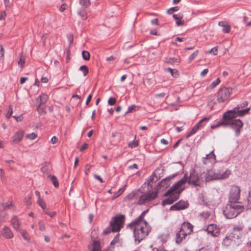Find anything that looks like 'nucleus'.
Segmentation results:
<instances>
[{"label": "nucleus", "instance_id": "obj_1", "mask_svg": "<svg viewBox=\"0 0 251 251\" xmlns=\"http://www.w3.org/2000/svg\"><path fill=\"white\" fill-rule=\"evenodd\" d=\"M127 227L133 230L134 240L138 243L145 239L151 230V227L148 222L140 224L131 222Z\"/></svg>", "mask_w": 251, "mask_h": 251}, {"label": "nucleus", "instance_id": "obj_2", "mask_svg": "<svg viewBox=\"0 0 251 251\" xmlns=\"http://www.w3.org/2000/svg\"><path fill=\"white\" fill-rule=\"evenodd\" d=\"M244 209L241 202L227 201L223 210V214L227 219H233L242 213Z\"/></svg>", "mask_w": 251, "mask_h": 251}, {"label": "nucleus", "instance_id": "obj_3", "mask_svg": "<svg viewBox=\"0 0 251 251\" xmlns=\"http://www.w3.org/2000/svg\"><path fill=\"white\" fill-rule=\"evenodd\" d=\"M125 216L119 214L113 217L109 223V226L103 231V235H106L111 232H118L123 228L125 221Z\"/></svg>", "mask_w": 251, "mask_h": 251}, {"label": "nucleus", "instance_id": "obj_4", "mask_svg": "<svg viewBox=\"0 0 251 251\" xmlns=\"http://www.w3.org/2000/svg\"><path fill=\"white\" fill-rule=\"evenodd\" d=\"M223 119L225 120L226 127L229 126L235 132L236 136H238L241 132V129L243 126V122L240 119H236L234 116L230 115L225 112L223 114Z\"/></svg>", "mask_w": 251, "mask_h": 251}, {"label": "nucleus", "instance_id": "obj_5", "mask_svg": "<svg viewBox=\"0 0 251 251\" xmlns=\"http://www.w3.org/2000/svg\"><path fill=\"white\" fill-rule=\"evenodd\" d=\"M231 174L230 170L226 169L225 171H217L214 170H210L207 171L205 179L207 181L226 179L229 177Z\"/></svg>", "mask_w": 251, "mask_h": 251}, {"label": "nucleus", "instance_id": "obj_6", "mask_svg": "<svg viewBox=\"0 0 251 251\" xmlns=\"http://www.w3.org/2000/svg\"><path fill=\"white\" fill-rule=\"evenodd\" d=\"M187 182L186 174H185L182 178L173 185L164 194V197H167L170 193L173 192L175 194H179L184 190V188L181 186Z\"/></svg>", "mask_w": 251, "mask_h": 251}, {"label": "nucleus", "instance_id": "obj_7", "mask_svg": "<svg viewBox=\"0 0 251 251\" xmlns=\"http://www.w3.org/2000/svg\"><path fill=\"white\" fill-rule=\"evenodd\" d=\"M232 93L231 87H223L220 88L217 94V100L219 103L228 100Z\"/></svg>", "mask_w": 251, "mask_h": 251}, {"label": "nucleus", "instance_id": "obj_8", "mask_svg": "<svg viewBox=\"0 0 251 251\" xmlns=\"http://www.w3.org/2000/svg\"><path fill=\"white\" fill-rule=\"evenodd\" d=\"M241 189L239 186L231 185L230 186L228 197V201L233 202H240Z\"/></svg>", "mask_w": 251, "mask_h": 251}, {"label": "nucleus", "instance_id": "obj_9", "mask_svg": "<svg viewBox=\"0 0 251 251\" xmlns=\"http://www.w3.org/2000/svg\"><path fill=\"white\" fill-rule=\"evenodd\" d=\"M187 182L189 185L195 186H199L200 184V176L197 173L195 169H191L190 170V175L188 176L186 174Z\"/></svg>", "mask_w": 251, "mask_h": 251}, {"label": "nucleus", "instance_id": "obj_10", "mask_svg": "<svg viewBox=\"0 0 251 251\" xmlns=\"http://www.w3.org/2000/svg\"><path fill=\"white\" fill-rule=\"evenodd\" d=\"M239 106H235L232 110H229L226 112L230 115L234 116L235 118L237 117H243L247 114L249 111L251 110L250 107L245 108L244 109L240 110Z\"/></svg>", "mask_w": 251, "mask_h": 251}, {"label": "nucleus", "instance_id": "obj_11", "mask_svg": "<svg viewBox=\"0 0 251 251\" xmlns=\"http://www.w3.org/2000/svg\"><path fill=\"white\" fill-rule=\"evenodd\" d=\"M213 237H218L220 234V229L215 224H210L204 229Z\"/></svg>", "mask_w": 251, "mask_h": 251}, {"label": "nucleus", "instance_id": "obj_12", "mask_svg": "<svg viewBox=\"0 0 251 251\" xmlns=\"http://www.w3.org/2000/svg\"><path fill=\"white\" fill-rule=\"evenodd\" d=\"M188 206L189 203L187 201L181 200L175 204L172 205L170 208V210L178 211L183 210L187 208Z\"/></svg>", "mask_w": 251, "mask_h": 251}, {"label": "nucleus", "instance_id": "obj_13", "mask_svg": "<svg viewBox=\"0 0 251 251\" xmlns=\"http://www.w3.org/2000/svg\"><path fill=\"white\" fill-rule=\"evenodd\" d=\"M167 196H169V197L166 199L163 200L162 201V205L163 206L167 204H171L173 203L174 201L177 200L179 198L178 194H175L173 192L170 193Z\"/></svg>", "mask_w": 251, "mask_h": 251}, {"label": "nucleus", "instance_id": "obj_14", "mask_svg": "<svg viewBox=\"0 0 251 251\" xmlns=\"http://www.w3.org/2000/svg\"><path fill=\"white\" fill-rule=\"evenodd\" d=\"M193 226L188 222H184L180 228V230L185 235L190 234L193 231Z\"/></svg>", "mask_w": 251, "mask_h": 251}, {"label": "nucleus", "instance_id": "obj_15", "mask_svg": "<svg viewBox=\"0 0 251 251\" xmlns=\"http://www.w3.org/2000/svg\"><path fill=\"white\" fill-rule=\"evenodd\" d=\"M24 131L23 130H19L16 132L15 134L11 137V141L13 143H18L20 142L24 137Z\"/></svg>", "mask_w": 251, "mask_h": 251}, {"label": "nucleus", "instance_id": "obj_16", "mask_svg": "<svg viewBox=\"0 0 251 251\" xmlns=\"http://www.w3.org/2000/svg\"><path fill=\"white\" fill-rule=\"evenodd\" d=\"M214 150L211 151L208 154H207L205 157L202 159V162L203 164H206L207 163V160L209 162H213L216 160V155L214 153Z\"/></svg>", "mask_w": 251, "mask_h": 251}, {"label": "nucleus", "instance_id": "obj_17", "mask_svg": "<svg viewBox=\"0 0 251 251\" xmlns=\"http://www.w3.org/2000/svg\"><path fill=\"white\" fill-rule=\"evenodd\" d=\"M1 234L4 237L7 239H11L13 237V234L10 228L7 226H4L3 227L2 230H1Z\"/></svg>", "mask_w": 251, "mask_h": 251}, {"label": "nucleus", "instance_id": "obj_18", "mask_svg": "<svg viewBox=\"0 0 251 251\" xmlns=\"http://www.w3.org/2000/svg\"><path fill=\"white\" fill-rule=\"evenodd\" d=\"M175 176H176V174L173 175L172 176L162 179L161 181L159 182L158 185L160 187H162L164 188L168 187L170 185V180L171 178H174Z\"/></svg>", "mask_w": 251, "mask_h": 251}, {"label": "nucleus", "instance_id": "obj_19", "mask_svg": "<svg viewBox=\"0 0 251 251\" xmlns=\"http://www.w3.org/2000/svg\"><path fill=\"white\" fill-rule=\"evenodd\" d=\"M11 225L17 231L19 230L20 223L17 216H14L11 220Z\"/></svg>", "mask_w": 251, "mask_h": 251}, {"label": "nucleus", "instance_id": "obj_20", "mask_svg": "<svg viewBox=\"0 0 251 251\" xmlns=\"http://www.w3.org/2000/svg\"><path fill=\"white\" fill-rule=\"evenodd\" d=\"M49 99L48 96L44 93L41 94L38 98H37L36 101H39V106H41L43 104H45Z\"/></svg>", "mask_w": 251, "mask_h": 251}, {"label": "nucleus", "instance_id": "obj_21", "mask_svg": "<svg viewBox=\"0 0 251 251\" xmlns=\"http://www.w3.org/2000/svg\"><path fill=\"white\" fill-rule=\"evenodd\" d=\"M187 235L184 233L180 229L179 230L176 232V242L177 244L180 243L182 240L185 239V237Z\"/></svg>", "mask_w": 251, "mask_h": 251}, {"label": "nucleus", "instance_id": "obj_22", "mask_svg": "<svg viewBox=\"0 0 251 251\" xmlns=\"http://www.w3.org/2000/svg\"><path fill=\"white\" fill-rule=\"evenodd\" d=\"M149 209H146V210H144L142 212V213L139 216V217L135 219L132 222H134L135 223H142L144 222H147L146 220H144V217L145 215L147 214V213L148 212Z\"/></svg>", "mask_w": 251, "mask_h": 251}, {"label": "nucleus", "instance_id": "obj_23", "mask_svg": "<svg viewBox=\"0 0 251 251\" xmlns=\"http://www.w3.org/2000/svg\"><path fill=\"white\" fill-rule=\"evenodd\" d=\"M77 13L82 20H87L88 16L86 9L84 8H79L77 9Z\"/></svg>", "mask_w": 251, "mask_h": 251}, {"label": "nucleus", "instance_id": "obj_24", "mask_svg": "<svg viewBox=\"0 0 251 251\" xmlns=\"http://www.w3.org/2000/svg\"><path fill=\"white\" fill-rule=\"evenodd\" d=\"M148 202L155 199L158 195L157 191H149L145 194Z\"/></svg>", "mask_w": 251, "mask_h": 251}, {"label": "nucleus", "instance_id": "obj_25", "mask_svg": "<svg viewBox=\"0 0 251 251\" xmlns=\"http://www.w3.org/2000/svg\"><path fill=\"white\" fill-rule=\"evenodd\" d=\"M173 17L176 20V25L177 26L182 25H184V21L181 20L182 16L181 14H174Z\"/></svg>", "mask_w": 251, "mask_h": 251}, {"label": "nucleus", "instance_id": "obj_26", "mask_svg": "<svg viewBox=\"0 0 251 251\" xmlns=\"http://www.w3.org/2000/svg\"><path fill=\"white\" fill-rule=\"evenodd\" d=\"M244 228V226L243 224V223H239L238 224L233 225L232 230L233 232H237L239 233H241L242 232Z\"/></svg>", "mask_w": 251, "mask_h": 251}, {"label": "nucleus", "instance_id": "obj_27", "mask_svg": "<svg viewBox=\"0 0 251 251\" xmlns=\"http://www.w3.org/2000/svg\"><path fill=\"white\" fill-rule=\"evenodd\" d=\"M137 194V192L133 191L126 196V199L128 201H136L138 198Z\"/></svg>", "mask_w": 251, "mask_h": 251}, {"label": "nucleus", "instance_id": "obj_28", "mask_svg": "<svg viewBox=\"0 0 251 251\" xmlns=\"http://www.w3.org/2000/svg\"><path fill=\"white\" fill-rule=\"evenodd\" d=\"M219 25L223 26V31L224 33H229L230 30V26L228 25L225 24L223 22H219L218 24Z\"/></svg>", "mask_w": 251, "mask_h": 251}, {"label": "nucleus", "instance_id": "obj_29", "mask_svg": "<svg viewBox=\"0 0 251 251\" xmlns=\"http://www.w3.org/2000/svg\"><path fill=\"white\" fill-rule=\"evenodd\" d=\"M79 3L81 5L80 8L87 9L91 5L90 0H79Z\"/></svg>", "mask_w": 251, "mask_h": 251}, {"label": "nucleus", "instance_id": "obj_30", "mask_svg": "<svg viewBox=\"0 0 251 251\" xmlns=\"http://www.w3.org/2000/svg\"><path fill=\"white\" fill-rule=\"evenodd\" d=\"M148 202L145 194L141 195L137 202H134L137 205H143Z\"/></svg>", "mask_w": 251, "mask_h": 251}, {"label": "nucleus", "instance_id": "obj_31", "mask_svg": "<svg viewBox=\"0 0 251 251\" xmlns=\"http://www.w3.org/2000/svg\"><path fill=\"white\" fill-rule=\"evenodd\" d=\"M226 124L225 123V120H224L223 118L222 120L221 121H218L216 125H211L210 127L212 129H215V128H217L221 126L226 127Z\"/></svg>", "mask_w": 251, "mask_h": 251}, {"label": "nucleus", "instance_id": "obj_32", "mask_svg": "<svg viewBox=\"0 0 251 251\" xmlns=\"http://www.w3.org/2000/svg\"><path fill=\"white\" fill-rule=\"evenodd\" d=\"M211 119V117H205L203 119H202L201 120H200L196 125V126L199 128H201L202 127H203L205 124L204 123V122H206L207 121H208L209 120H210Z\"/></svg>", "mask_w": 251, "mask_h": 251}, {"label": "nucleus", "instance_id": "obj_33", "mask_svg": "<svg viewBox=\"0 0 251 251\" xmlns=\"http://www.w3.org/2000/svg\"><path fill=\"white\" fill-rule=\"evenodd\" d=\"M2 207L4 210L7 209H11L12 210L15 209V207L13 204L12 201H8L7 203H3L2 204Z\"/></svg>", "mask_w": 251, "mask_h": 251}, {"label": "nucleus", "instance_id": "obj_34", "mask_svg": "<svg viewBox=\"0 0 251 251\" xmlns=\"http://www.w3.org/2000/svg\"><path fill=\"white\" fill-rule=\"evenodd\" d=\"M139 106L136 105L135 104H132L128 106L127 108V110L125 113V114H127L129 113H131L134 111H136L139 108Z\"/></svg>", "mask_w": 251, "mask_h": 251}, {"label": "nucleus", "instance_id": "obj_35", "mask_svg": "<svg viewBox=\"0 0 251 251\" xmlns=\"http://www.w3.org/2000/svg\"><path fill=\"white\" fill-rule=\"evenodd\" d=\"M37 203L41 207L44 212L46 208V203L44 200L43 198L37 200Z\"/></svg>", "mask_w": 251, "mask_h": 251}, {"label": "nucleus", "instance_id": "obj_36", "mask_svg": "<svg viewBox=\"0 0 251 251\" xmlns=\"http://www.w3.org/2000/svg\"><path fill=\"white\" fill-rule=\"evenodd\" d=\"M232 239L229 237L226 236L223 240L222 244L223 245L228 247L232 243Z\"/></svg>", "mask_w": 251, "mask_h": 251}, {"label": "nucleus", "instance_id": "obj_37", "mask_svg": "<svg viewBox=\"0 0 251 251\" xmlns=\"http://www.w3.org/2000/svg\"><path fill=\"white\" fill-rule=\"evenodd\" d=\"M199 129L200 128L196 125H195L191 129V130L187 134L186 136V138H189L192 135L196 133Z\"/></svg>", "mask_w": 251, "mask_h": 251}, {"label": "nucleus", "instance_id": "obj_38", "mask_svg": "<svg viewBox=\"0 0 251 251\" xmlns=\"http://www.w3.org/2000/svg\"><path fill=\"white\" fill-rule=\"evenodd\" d=\"M82 58L85 60H88L90 59V53L86 50H83L82 52Z\"/></svg>", "mask_w": 251, "mask_h": 251}, {"label": "nucleus", "instance_id": "obj_39", "mask_svg": "<svg viewBox=\"0 0 251 251\" xmlns=\"http://www.w3.org/2000/svg\"><path fill=\"white\" fill-rule=\"evenodd\" d=\"M79 70L83 72V75L84 76H86L88 74V67L86 65H82L80 67Z\"/></svg>", "mask_w": 251, "mask_h": 251}, {"label": "nucleus", "instance_id": "obj_40", "mask_svg": "<svg viewBox=\"0 0 251 251\" xmlns=\"http://www.w3.org/2000/svg\"><path fill=\"white\" fill-rule=\"evenodd\" d=\"M37 110L40 115H45L47 113L46 108L44 107L39 106V105L37 106Z\"/></svg>", "mask_w": 251, "mask_h": 251}, {"label": "nucleus", "instance_id": "obj_41", "mask_svg": "<svg viewBox=\"0 0 251 251\" xmlns=\"http://www.w3.org/2000/svg\"><path fill=\"white\" fill-rule=\"evenodd\" d=\"M50 180L52 181L54 186L55 188H58L59 186V183L56 177L54 176H52L50 177Z\"/></svg>", "mask_w": 251, "mask_h": 251}, {"label": "nucleus", "instance_id": "obj_42", "mask_svg": "<svg viewBox=\"0 0 251 251\" xmlns=\"http://www.w3.org/2000/svg\"><path fill=\"white\" fill-rule=\"evenodd\" d=\"M164 61L168 63L173 64L175 62H179L177 58L175 57H170L169 58H166V60Z\"/></svg>", "mask_w": 251, "mask_h": 251}, {"label": "nucleus", "instance_id": "obj_43", "mask_svg": "<svg viewBox=\"0 0 251 251\" xmlns=\"http://www.w3.org/2000/svg\"><path fill=\"white\" fill-rule=\"evenodd\" d=\"M220 82V80L217 78L215 81H213L210 85L209 87L212 89L216 87Z\"/></svg>", "mask_w": 251, "mask_h": 251}, {"label": "nucleus", "instance_id": "obj_44", "mask_svg": "<svg viewBox=\"0 0 251 251\" xmlns=\"http://www.w3.org/2000/svg\"><path fill=\"white\" fill-rule=\"evenodd\" d=\"M12 113H13V108H12V105H10L9 106L8 109L7 113L5 115L6 118L7 119H9L11 117Z\"/></svg>", "mask_w": 251, "mask_h": 251}, {"label": "nucleus", "instance_id": "obj_45", "mask_svg": "<svg viewBox=\"0 0 251 251\" xmlns=\"http://www.w3.org/2000/svg\"><path fill=\"white\" fill-rule=\"evenodd\" d=\"M199 50H197L195 52H194L189 57V62H191L192 60H193L198 55Z\"/></svg>", "mask_w": 251, "mask_h": 251}, {"label": "nucleus", "instance_id": "obj_46", "mask_svg": "<svg viewBox=\"0 0 251 251\" xmlns=\"http://www.w3.org/2000/svg\"><path fill=\"white\" fill-rule=\"evenodd\" d=\"M21 233L25 240H29V235L27 232L25 230H21Z\"/></svg>", "mask_w": 251, "mask_h": 251}, {"label": "nucleus", "instance_id": "obj_47", "mask_svg": "<svg viewBox=\"0 0 251 251\" xmlns=\"http://www.w3.org/2000/svg\"><path fill=\"white\" fill-rule=\"evenodd\" d=\"M168 70L171 74L174 77H177L178 75L177 71L171 68H168Z\"/></svg>", "mask_w": 251, "mask_h": 251}, {"label": "nucleus", "instance_id": "obj_48", "mask_svg": "<svg viewBox=\"0 0 251 251\" xmlns=\"http://www.w3.org/2000/svg\"><path fill=\"white\" fill-rule=\"evenodd\" d=\"M25 60L24 57L22 56V55H21L20 58L18 61V64L20 66L21 68H23L25 65Z\"/></svg>", "mask_w": 251, "mask_h": 251}, {"label": "nucleus", "instance_id": "obj_49", "mask_svg": "<svg viewBox=\"0 0 251 251\" xmlns=\"http://www.w3.org/2000/svg\"><path fill=\"white\" fill-rule=\"evenodd\" d=\"M37 137V134L34 132H32L30 134H28L26 135V138L32 140L35 139Z\"/></svg>", "mask_w": 251, "mask_h": 251}, {"label": "nucleus", "instance_id": "obj_50", "mask_svg": "<svg viewBox=\"0 0 251 251\" xmlns=\"http://www.w3.org/2000/svg\"><path fill=\"white\" fill-rule=\"evenodd\" d=\"M44 212L45 214L48 215L51 218L54 217L55 216V215L56 214V213L55 211H50V212L49 210H46V209L44 211Z\"/></svg>", "mask_w": 251, "mask_h": 251}, {"label": "nucleus", "instance_id": "obj_51", "mask_svg": "<svg viewBox=\"0 0 251 251\" xmlns=\"http://www.w3.org/2000/svg\"><path fill=\"white\" fill-rule=\"evenodd\" d=\"M39 224V228L41 231H44L46 229L45 225L44 222L42 221H40L38 222Z\"/></svg>", "mask_w": 251, "mask_h": 251}, {"label": "nucleus", "instance_id": "obj_52", "mask_svg": "<svg viewBox=\"0 0 251 251\" xmlns=\"http://www.w3.org/2000/svg\"><path fill=\"white\" fill-rule=\"evenodd\" d=\"M248 105V102L246 100H245L241 102V103L237 104L236 106H239V108H243L247 106Z\"/></svg>", "mask_w": 251, "mask_h": 251}, {"label": "nucleus", "instance_id": "obj_53", "mask_svg": "<svg viewBox=\"0 0 251 251\" xmlns=\"http://www.w3.org/2000/svg\"><path fill=\"white\" fill-rule=\"evenodd\" d=\"M116 100L114 97H110L108 101V103L110 105H113L115 104Z\"/></svg>", "mask_w": 251, "mask_h": 251}, {"label": "nucleus", "instance_id": "obj_54", "mask_svg": "<svg viewBox=\"0 0 251 251\" xmlns=\"http://www.w3.org/2000/svg\"><path fill=\"white\" fill-rule=\"evenodd\" d=\"M124 188H120L118 191L115 194V198H117L121 195L124 192Z\"/></svg>", "mask_w": 251, "mask_h": 251}, {"label": "nucleus", "instance_id": "obj_55", "mask_svg": "<svg viewBox=\"0 0 251 251\" xmlns=\"http://www.w3.org/2000/svg\"><path fill=\"white\" fill-rule=\"evenodd\" d=\"M138 143L137 141H133L132 142H130L128 143L129 147H130L132 148H136L138 146Z\"/></svg>", "mask_w": 251, "mask_h": 251}, {"label": "nucleus", "instance_id": "obj_56", "mask_svg": "<svg viewBox=\"0 0 251 251\" xmlns=\"http://www.w3.org/2000/svg\"><path fill=\"white\" fill-rule=\"evenodd\" d=\"M92 165H91L89 164H87L85 166V173L86 175H88L89 172L90 171V169L91 167H92Z\"/></svg>", "mask_w": 251, "mask_h": 251}, {"label": "nucleus", "instance_id": "obj_57", "mask_svg": "<svg viewBox=\"0 0 251 251\" xmlns=\"http://www.w3.org/2000/svg\"><path fill=\"white\" fill-rule=\"evenodd\" d=\"M155 176V174L154 173H153L149 177L148 179L147 180L148 184V185H150L151 183L154 179Z\"/></svg>", "mask_w": 251, "mask_h": 251}, {"label": "nucleus", "instance_id": "obj_58", "mask_svg": "<svg viewBox=\"0 0 251 251\" xmlns=\"http://www.w3.org/2000/svg\"><path fill=\"white\" fill-rule=\"evenodd\" d=\"M179 10V8L178 6H175L172 7L168 9V13L169 14H171L173 12L177 11Z\"/></svg>", "mask_w": 251, "mask_h": 251}, {"label": "nucleus", "instance_id": "obj_59", "mask_svg": "<svg viewBox=\"0 0 251 251\" xmlns=\"http://www.w3.org/2000/svg\"><path fill=\"white\" fill-rule=\"evenodd\" d=\"M209 53H213L214 55H216L218 53V49L217 47H214L212 48L209 51Z\"/></svg>", "mask_w": 251, "mask_h": 251}, {"label": "nucleus", "instance_id": "obj_60", "mask_svg": "<svg viewBox=\"0 0 251 251\" xmlns=\"http://www.w3.org/2000/svg\"><path fill=\"white\" fill-rule=\"evenodd\" d=\"M4 50L3 48V46L0 45V57L2 58L3 59L4 55Z\"/></svg>", "mask_w": 251, "mask_h": 251}, {"label": "nucleus", "instance_id": "obj_61", "mask_svg": "<svg viewBox=\"0 0 251 251\" xmlns=\"http://www.w3.org/2000/svg\"><path fill=\"white\" fill-rule=\"evenodd\" d=\"M58 141V139L55 136H53L50 141V143L52 144H56Z\"/></svg>", "mask_w": 251, "mask_h": 251}, {"label": "nucleus", "instance_id": "obj_62", "mask_svg": "<svg viewBox=\"0 0 251 251\" xmlns=\"http://www.w3.org/2000/svg\"><path fill=\"white\" fill-rule=\"evenodd\" d=\"M67 5L66 3H63L59 8V11L60 12H63L67 8Z\"/></svg>", "mask_w": 251, "mask_h": 251}, {"label": "nucleus", "instance_id": "obj_63", "mask_svg": "<svg viewBox=\"0 0 251 251\" xmlns=\"http://www.w3.org/2000/svg\"><path fill=\"white\" fill-rule=\"evenodd\" d=\"M248 206L250 207V208H251V192H250L249 193V196L248 197Z\"/></svg>", "mask_w": 251, "mask_h": 251}, {"label": "nucleus", "instance_id": "obj_64", "mask_svg": "<svg viewBox=\"0 0 251 251\" xmlns=\"http://www.w3.org/2000/svg\"><path fill=\"white\" fill-rule=\"evenodd\" d=\"M94 177L97 180H99L101 183H103V181L102 178L99 176L97 174L94 175Z\"/></svg>", "mask_w": 251, "mask_h": 251}]
</instances>
